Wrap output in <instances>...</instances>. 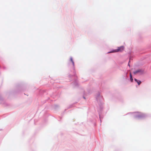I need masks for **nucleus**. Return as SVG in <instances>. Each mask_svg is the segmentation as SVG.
<instances>
[{
    "instance_id": "1",
    "label": "nucleus",
    "mask_w": 151,
    "mask_h": 151,
    "mask_svg": "<svg viewBox=\"0 0 151 151\" xmlns=\"http://www.w3.org/2000/svg\"><path fill=\"white\" fill-rule=\"evenodd\" d=\"M124 47L123 46H122L120 47H118L117 49L108 52V53L122 52L124 50Z\"/></svg>"
},
{
    "instance_id": "2",
    "label": "nucleus",
    "mask_w": 151,
    "mask_h": 151,
    "mask_svg": "<svg viewBox=\"0 0 151 151\" xmlns=\"http://www.w3.org/2000/svg\"><path fill=\"white\" fill-rule=\"evenodd\" d=\"M144 73V71L143 70L141 69L138 70L134 72L133 73L134 74H142Z\"/></svg>"
},
{
    "instance_id": "3",
    "label": "nucleus",
    "mask_w": 151,
    "mask_h": 151,
    "mask_svg": "<svg viewBox=\"0 0 151 151\" xmlns=\"http://www.w3.org/2000/svg\"><path fill=\"white\" fill-rule=\"evenodd\" d=\"M134 80L137 83L138 85H139L141 83V82L140 81L138 80L136 78H134Z\"/></svg>"
},
{
    "instance_id": "4",
    "label": "nucleus",
    "mask_w": 151,
    "mask_h": 151,
    "mask_svg": "<svg viewBox=\"0 0 151 151\" xmlns=\"http://www.w3.org/2000/svg\"><path fill=\"white\" fill-rule=\"evenodd\" d=\"M130 80L132 82L133 81V79L132 78V76L131 75V73H130Z\"/></svg>"
},
{
    "instance_id": "5",
    "label": "nucleus",
    "mask_w": 151,
    "mask_h": 151,
    "mask_svg": "<svg viewBox=\"0 0 151 151\" xmlns=\"http://www.w3.org/2000/svg\"><path fill=\"white\" fill-rule=\"evenodd\" d=\"M70 60L73 63V64H74V62H73L72 59V58H70Z\"/></svg>"
},
{
    "instance_id": "6",
    "label": "nucleus",
    "mask_w": 151,
    "mask_h": 151,
    "mask_svg": "<svg viewBox=\"0 0 151 151\" xmlns=\"http://www.w3.org/2000/svg\"><path fill=\"white\" fill-rule=\"evenodd\" d=\"M144 116V115H143V114H141V116Z\"/></svg>"
},
{
    "instance_id": "7",
    "label": "nucleus",
    "mask_w": 151,
    "mask_h": 151,
    "mask_svg": "<svg viewBox=\"0 0 151 151\" xmlns=\"http://www.w3.org/2000/svg\"><path fill=\"white\" fill-rule=\"evenodd\" d=\"M128 65H129V66H130L129 64V63H128Z\"/></svg>"
}]
</instances>
